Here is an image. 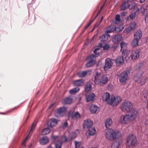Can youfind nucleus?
Here are the masks:
<instances>
[{
	"label": "nucleus",
	"mask_w": 148,
	"mask_h": 148,
	"mask_svg": "<svg viewBox=\"0 0 148 148\" xmlns=\"http://www.w3.org/2000/svg\"><path fill=\"white\" fill-rule=\"evenodd\" d=\"M119 28L120 31H121L124 28V27L123 25H121L118 27Z\"/></svg>",
	"instance_id": "4d7b16f0"
},
{
	"label": "nucleus",
	"mask_w": 148,
	"mask_h": 148,
	"mask_svg": "<svg viewBox=\"0 0 148 148\" xmlns=\"http://www.w3.org/2000/svg\"><path fill=\"white\" fill-rule=\"evenodd\" d=\"M141 12L144 14L145 12V10H146V9L145 8L144 6H142L141 8Z\"/></svg>",
	"instance_id": "c03bdc74"
},
{
	"label": "nucleus",
	"mask_w": 148,
	"mask_h": 148,
	"mask_svg": "<svg viewBox=\"0 0 148 148\" xmlns=\"http://www.w3.org/2000/svg\"><path fill=\"white\" fill-rule=\"evenodd\" d=\"M76 134L75 133H74L73 134V136H71V140H72L75 138L76 137Z\"/></svg>",
	"instance_id": "6e6d98bb"
},
{
	"label": "nucleus",
	"mask_w": 148,
	"mask_h": 148,
	"mask_svg": "<svg viewBox=\"0 0 148 148\" xmlns=\"http://www.w3.org/2000/svg\"><path fill=\"white\" fill-rule=\"evenodd\" d=\"M113 60L111 59L110 58H107L106 60L105 64L104 67V70L106 72L112 66L113 62Z\"/></svg>",
	"instance_id": "9d476101"
},
{
	"label": "nucleus",
	"mask_w": 148,
	"mask_h": 148,
	"mask_svg": "<svg viewBox=\"0 0 148 148\" xmlns=\"http://www.w3.org/2000/svg\"><path fill=\"white\" fill-rule=\"evenodd\" d=\"M103 17H102L101 18V19L100 22V23L98 24V25H99V23H101L102 21L103 20Z\"/></svg>",
	"instance_id": "69168bd1"
},
{
	"label": "nucleus",
	"mask_w": 148,
	"mask_h": 148,
	"mask_svg": "<svg viewBox=\"0 0 148 148\" xmlns=\"http://www.w3.org/2000/svg\"><path fill=\"white\" fill-rule=\"evenodd\" d=\"M144 65V64L143 63H140L138 64L137 66H138V68L139 69H140Z\"/></svg>",
	"instance_id": "de8ad7c7"
},
{
	"label": "nucleus",
	"mask_w": 148,
	"mask_h": 148,
	"mask_svg": "<svg viewBox=\"0 0 148 148\" xmlns=\"http://www.w3.org/2000/svg\"><path fill=\"white\" fill-rule=\"evenodd\" d=\"M130 6V4L127 1H125L123 3L121 7V10H124L128 8Z\"/></svg>",
	"instance_id": "c756f323"
},
{
	"label": "nucleus",
	"mask_w": 148,
	"mask_h": 148,
	"mask_svg": "<svg viewBox=\"0 0 148 148\" xmlns=\"http://www.w3.org/2000/svg\"><path fill=\"white\" fill-rule=\"evenodd\" d=\"M146 42L148 43V36L147 37L146 40Z\"/></svg>",
	"instance_id": "680f3d73"
},
{
	"label": "nucleus",
	"mask_w": 148,
	"mask_h": 148,
	"mask_svg": "<svg viewBox=\"0 0 148 148\" xmlns=\"http://www.w3.org/2000/svg\"><path fill=\"white\" fill-rule=\"evenodd\" d=\"M68 138L66 136H64L62 138V140H64V142H65L67 141Z\"/></svg>",
	"instance_id": "864d4df0"
},
{
	"label": "nucleus",
	"mask_w": 148,
	"mask_h": 148,
	"mask_svg": "<svg viewBox=\"0 0 148 148\" xmlns=\"http://www.w3.org/2000/svg\"><path fill=\"white\" fill-rule=\"evenodd\" d=\"M127 43L122 41L120 44L121 47V51L122 53L123 56H128L130 54V51L125 49L127 46Z\"/></svg>",
	"instance_id": "f8f14e48"
},
{
	"label": "nucleus",
	"mask_w": 148,
	"mask_h": 148,
	"mask_svg": "<svg viewBox=\"0 0 148 148\" xmlns=\"http://www.w3.org/2000/svg\"><path fill=\"white\" fill-rule=\"evenodd\" d=\"M97 56H88L86 59V61L87 62L86 64V66L87 67H89L92 66L96 62L95 60Z\"/></svg>",
	"instance_id": "0eeeda50"
},
{
	"label": "nucleus",
	"mask_w": 148,
	"mask_h": 148,
	"mask_svg": "<svg viewBox=\"0 0 148 148\" xmlns=\"http://www.w3.org/2000/svg\"><path fill=\"white\" fill-rule=\"evenodd\" d=\"M106 138L109 140L112 141L118 138L120 135L118 133L111 129L106 130L105 132Z\"/></svg>",
	"instance_id": "20e7f679"
},
{
	"label": "nucleus",
	"mask_w": 148,
	"mask_h": 148,
	"mask_svg": "<svg viewBox=\"0 0 148 148\" xmlns=\"http://www.w3.org/2000/svg\"><path fill=\"white\" fill-rule=\"evenodd\" d=\"M108 78L106 75H103L99 79V84L100 85H102L106 83L108 81Z\"/></svg>",
	"instance_id": "dca6fc26"
},
{
	"label": "nucleus",
	"mask_w": 148,
	"mask_h": 148,
	"mask_svg": "<svg viewBox=\"0 0 148 148\" xmlns=\"http://www.w3.org/2000/svg\"><path fill=\"white\" fill-rule=\"evenodd\" d=\"M139 40L137 39L136 38H134L132 42V45L133 47H136L138 45V41Z\"/></svg>",
	"instance_id": "473e14b6"
},
{
	"label": "nucleus",
	"mask_w": 148,
	"mask_h": 148,
	"mask_svg": "<svg viewBox=\"0 0 148 148\" xmlns=\"http://www.w3.org/2000/svg\"><path fill=\"white\" fill-rule=\"evenodd\" d=\"M57 123V120L54 119L52 118L49 120L47 123V125L49 127H52L55 125Z\"/></svg>",
	"instance_id": "2eb2a0df"
},
{
	"label": "nucleus",
	"mask_w": 148,
	"mask_h": 148,
	"mask_svg": "<svg viewBox=\"0 0 148 148\" xmlns=\"http://www.w3.org/2000/svg\"><path fill=\"white\" fill-rule=\"evenodd\" d=\"M66 112V108L64 107H60L57 109L55 111L56 116L57 117L63 116Z\"/></svg>",
	"instance_id": "1a4fd4ad"
},
{
	"label": "nucleus",
	"mask_w": 148,
	"mask_h": 148,
	"mask_svg": "<svg viewBox=\"0 0 148 148\" xmlns=\"http://www.w3.org/2000/svg\"><path fill=\"white\" fill-rule=\"evenodd\" d=\"M109 48V46L108 45H106L103 47L104 50H107Z\"/></svg>",
	"instance_id": "8fccbe9b"
},
{
	"label": "nucleus",
	"mask_w": 148,
	"mask_h": 148,
	"mask_svg": "<svg viewBox=\"0 0 148 148\" xmlns=\"http://www.w3.org/2000/svg\"><path fill=\"white\" fill-rule=\"evenodd\" d=\"M123 39L122 36L120 34H117L114 36L112 38V41L114 43H117L121 41Z\"/></svg>",
	"instance_id": "a211bd4d"
},
{
	"label": "nucleus",
	"mask_w": 148,
	"mask_h": 148,
	"mask_svg": "<svg viewBox=\"0 0 148 148\" xmlns=\"http://www.w3.org/2000/svg\"><path fill=\"white\" fill-rule=\"evenodd\" d=\"M92 89L91 85L90 83H87L85 85V91L88 92Z\"/></svg>",
	"instance_id": "f704fd0d"
},
{
	"label": "nucleus",
	"mask_w": 148,
	"mask_h": 148,
	"mask_svg": "<svg viewBox=\"0 0 148 148\" xmlns=\"http://www.w3.org/2000/svg\"><path fill=\"white\" fill-rule=\"evenodd\" d=\"M115 30V26L111 25L106 28V32L110 33L113 32Z\"/></svg>",
	"instance_id": "bb28decb"
},
{
	"label": "nucleus",
	"mask_w": 148,
	"mask_h": 148,
	"mask_svg": "<svg viewBox=\"0 0 148 148\" xmlns=\"http://www.w3.org/2000/svg\"><path fill=\"white\" fill-rule=\"evenodd\" d=\"M49 141V138L47 136H44L40 138V144L44 145L47 144Z\"/></svg>",
	"instance_id": "6ab92c4d"
},
{
	"label": "nucleus",
	"mask_w": 148,
	"mask_h": 148,
	"mask_svg": "<svg viewBox=\"0 0 148 148\" xmlns=\"http://www.w3.org/2000/svg\"><path fill=\"white\" fill-rule=\"evenodd\" d=\"M140 53V50L135 49L133 51L131 56H139Z\"/></svg>",
	"instance_id": "c9c22d12"
},
{
	"label": "nucleus",
	"mask_w": 148,
	"mask_h": 148,
	"mask_svg": "<svg viewBox=\"0 0 148 148\" xmlns=\"http://www.w3.org/2000/svg\"><path fill=\"white\" fill-rule=\"evenodd\" d=\"M146 81V78L143 79H141L140 82V84L142 85L144 84L145 83Z\"/></svg>",
	"instance_id": "a19ab883"
},
{
	"label": "nucleus",
	"mask_w": 148,
	"mask_h": 148,
	"mask_svg": "<svg viewBox=\"0 0 148 148\" xmlns=\"http://www.w3.org/2000/svg\"><path fill=\"white\" fill-rule=\"evenodd\" d=\"M99 109V107L95 104L91 105L89 108L90 112L92 114H94Z\"/></svg>",
	"instance_id": "aec40b11"
},
{
	"label": "nucleus",
	"mask_w": 148,
	"mask_h": 148,
	"mask_svg": "<svg viewBox=\"0 0 148 148\" xmlns=\"http://www.w3.org/2000/svg\"><path fill=\"white\" fill-rule=\"evenodd\" d=\"M99 47L100 48L102 47L103 46L102 44V43H100L98 45Z\"/></svg>",
	"instance_id": "052dcab7"
},
{
	"label": "nucleus",
	"mask_w": 148,
	"mask_h": 148,
	"mask_svg": "<svg viewBox=\"0 0 148 148\" xmlns=\"http://www.w3.org/2000/svg\"><path fill=\"white\" fill-rule=\"evenodd\" d=\"M137 5L136 4H134L132 6L131 9H133L135 8L136 6Z\"/></svg>",
	"instance_id": "13d9d810"
},
{
	"label": "nucleus",
	"mask_w": 148,
	"mask_h": 148,
	"mask_svg": "<svg viewBox=\"0 0 148 148\" xmlns=\"http://www.w3.org/2000/svg\"><path fill=\"white\" fill-rule=\"evenodd\" d=\"M133 108V106L132 103L130 101L127 100H125L122 103L121 106V110L124 112L131 113V112L134 110H136L138 112L136 109Z\"/></svg>",
	"instance_id": "7ed1b4c3"
},
{
	"label": "nucleus",
	"mask_w": 148,
	"mask_h": 148,
	"mask_svg": "<svg viewBox=\"0 0 148 148\" xmlns=\"http://www.w3.org/2000/svg\"><path fill=\"white\" fill-rule=\"evenodd\" d=\"M52 138L55 141V148H62V142L61 140L60 137L58 136L52 135Z\"/></svg>",
	"instance_id": "6e6552de"
},
{
	"label": "nucleus",
	"mask_w": 148,
	"mask_h": 148,
	"mask_svg": "<svg viewBox=\"0 0 148 148\" xmlns=\"http://www.w3.org/2000/svg\"><path fill=\"white\" fill-rule=\"evenodd\" d=\"M141 76V75H140L139 76H136L135 75L134 77V79L136 81H137L138 80V79Z\"/></svg>",
	"instance_id": "603ef678"
},
{
	"label": "nucleus",
	"mask_w": 148,
	"mask_h": 148,
	"mask_svg": "<svg viewBox=\"0 0 148 148\" xmlns=\"http://www.w3.org/2000/svg\"><path fill=\"white\" fill-rule=\"evenodd\" d=\"M145 124L148 126V119L145 120Z\"/></svg>",
	"instance_id": "bf43d9fd"
},
{
	"label": "nucleus",
	"mask_w": 148,
	"mask_h": 148,
	"mask_svg": "<svg viewBox=\"0 0 148 148\" xmlns=\"http://www.w3.org/2000/svg\"><path fill=\"white\" fill-rule=\"evenodd\" d=\"M68 124L67 121H65L62 125V127L63 128L66 127L68 126Z\"/></svg>",
	"instance_id": "a18cd8bd"
},
{
	"label": "nucleus",
	"mask_w": 148,
	"mask_h": 148,
	"mask_svg": "<svg viewBox=\"0 0 148 148\" xmlns=\"http://www.w3.org/2000/svg\"><path fill=\"white\" fill-rule=\"evenodd\" d=\"M36 125H34V123H33L31 127L30 130L29 131V133H30V132L32 131V130L35 127Z\"/></svg>",
	"instance_id": "37998d69"
},
{
	"label": "nucleus",
	"mask_w": 148,
	"mask_h": 148,
	"mask_svg": "<svg viewBox=\"0 0 148 148\" xmlns=\"http://www.w3.org/2000/svg\"><path fill=\"white\" fill-rule=\"evenodd\" d=\"M95 96V95L93 93L87 94L86 95L87 101L88 102L93 100Z\"/></svg>",
	"instance_id": "4be33fe9"
},
{
	"label": "nucleus",
	"mask_w": 148,
	"mask_h": 148,
	"mask_svg": "<svg viewBox=\"0 0 148 148\" xmlns=\"http://www.w3.org/2000/svg\"><path fill=\"white\" fill-rule=\"evenodd\" d=\"M104 5V4L103 5L101 6L100 10H101L103 8Z\"/></svg>",
	"instance_id": "338daca9"
},
{
	"label": "nucleus",
	"mask_w": 148,
	"mask_h": 148,
	"mask_svg": "<svg viewBox=\"0 0 148 148\" xmlns=\"http://www.w3.org/2000/svg\"><path fill=\"white\" fill-rule=\"evenodd\" d=\"M112 123V121L110 118H108L105 121V126L106 128L109 127Z\"/></svg>",
	"instance_id": "c85d7f7f"
},
{
	"label": "nucleus",
	"mask_w": 148,
	"mask_h": 148,
	"mask_svg": "<svg viewBox=\"0 0 148 148\" xmlns=\"http://www.w3.org/2000/svg\"><path fill=\"white\" fill-rule=\"evenodd\" d=\"M102 99L103 101L106 102L108 104L114 106L117 105L121 100L120 96L115 97L114 96L112 95L110 97L109 93L108 92L103 94Z\"/></svg>",
	"instance_id": "f257e3e1"
},
{
	"label": "nucleus",
	"mask_w": 148,
	"mask_h": 148,
	"mask_svg": "<svg viewBox=\"0 0 148 148\" xmlns=\"http://www.w3.org/2000/svg\"><path fill=\"white\" fill-rule=\"evenodd\" d=\"M28 138V136H27L25 138L23 141V142L22 143V145L23 146L25 145V143L26 141L27 140Z\"/></svg>",
	"instance_id": "09e8293b"
},
{
	"label": "nucleus",
	"mask_w": 148,
	"mask_h": 148,
	"mask_svg": "<svg viewBox=\"0 0 148 148\" xmlns=\"http://www.w3.org/2000/svg\"><path fill=\"white\" fill-rule=\"evenodd\" d=\"M96 131L95 127H93L91 129H89V130L86 132V134L89 136H93L95 134Z\"/></svg>",
	"instance_id": "393cba45"
},
{
	"label": "nucleus",
	"mask_w": 148,
	"mask_h": 148,
	"mask_svg": "<svg viewBox=\"0 0 148 148\" xmlns=\"http://www.w3.org/2000/svg\"><path fill=\"white\" fill-rule=\"evenodd\" d=\"M135 17V14H130V18L131 19H133Z\"/></svg>",
	"instance_id": "3c124183"
},
{
	"label": "nucleus",
	"mask_w": 148,
	"mask_h": 148,
	"mask_svg": "<svg viewBox=\"0 0 148 148\" xmlns=\"http://www.w3.org/2000/svg\"><path fill=\"white\" fill-rule=\"evenodd\" d=\"M139 56H119L116 59V65L118 66L123 65L124 64L123 58H125V59L126 61L130 60H135Z\"/></svg>",
	"instance_id": "39448f33"
},
{
	"label": "nucleus",
	"mask_w": 148,
	"mask_h": 148,
	"mask_svg": "<svg viewBox=\"0 0 148 148\" xmlns=\"http://www.w3.org/2000/svg\"><path fill=\"white\" fill-rule=\"evenodd\" d=\"M84 80L83 79H78L74 82L73 84L75 86H82L84 84Z\"/></svg>",
	"instance_id": "412c9836"
},
{
	"label": "nucleus",
	"mask_w": 148,
	"mask_h": 148,
	"mask_svg": "<svg viewBox=\"0 0 148 148\" xmlns=\"http://www.w3.org/2000/svg\"><path fill=\"white\" fill-rule=\"evenodd\" d=\"M51 130L49 127L44 128L41 132V134L45 135L49 134Z\"/></svg>",
	"instance_id": "7c9ffc66"
},
{
	"label": "nucleus",
	"mask_w": 148,
	"mask_h": 148,
	"mask_svg": "<svg viewBox=\"0 0 148 148\" xmlns=\"http://www.w3.org/2000/svg\"><path fill=\"white\" fill-rule=\"evenodd\" d=\"M93 125L92 121L89 119L85 120L83 123V125L84 129H90Z\"/></svg>",
	"instance_id": "4468645a"
},
{
	"label": "nucleus",
	"mask_w": 148,
	"mask_h": 148,
	"mask_svg": "<svg viewBox=\"0 0 148 148\" xmlns=\"http://www.w3.org/2000/svg\"><path fill=\"white\" fill-rule=\"evenodd\" d=\"M100 48L98 46H97L96 49L94 51V53H95L97 54V51H99L100 49Z\"/></svg>",
	"instance_id": "ea45409f"
},
{
	"label": "nucleus",
	"mask_w": 148,
	"mask_h": 148,
	"mask_svg": "<svg viewBox=\"0 0 148 148\" xmlns=\"http://www.w3.org/2000/svg\"><path fill=\"white\" fill-rule=\"evenodd\" d=\"M145 23L148 22V14H147L145 18Z\"/></svg>",
	"instance_id": "5fc2aeb1"
},
{
	"label": "nucleus",
	"mask_w": 148,
	"mask_h": 148,
	"mask_svg": "<svg viewBox=\"0 0 148 148\" xmlns=\"http://www.w3.org/2000/svg\"><path fill=\"white\" fill-rule=\"evenodd\" d=\"M121 21V20L120 18V16L119 14H117L115 17V23L116 24L119 23Z\"/></svg>",
	"instance_id": "4c0bfd02"
},
{
	"label": "nucleus",
	"mask_w": 148,
	"mask_h": 148,
	"mask_svg": "<svg viewBox=\"0 0 148 148\" xmlns=\"http://www.w3.org/2000/svg\"><path fill=\"white\" fill-rule=\"evenodd\" d=\"M128 77V74L126 71L122 73L119 77V81L121 82H126Z\"/></svg>",
	"instance_id": "ddd939ff"
},
{
	"label": "nucleus",
	"mask_w": 148,
	"mask_h": 148,
	"mask_svg": "<svg viewBox=\"0 0 148 148\" xmlns=\"http://www.w3.org/2000/svg\"><path fill=\"white\" fill-rule=\"evenodd\" d=\"M110 37V36L109 35L104 34L101 36L100 40L101 42H103V41L107 40Z\"/></svg>",
	"instance_id": "cd10ccee"
},
{
	"label": "nucleus",
	"mask_w": 148,
	"mask_h": 148,
	"mask_svg": "<svg viewBox=\"0 0 148 148\" xmlns=\"http://www.w3.org/2000/svg\"><path fill=\"white\" fill-rule=\"evenodd\" d=\"M134 0H127V2H132L134 1Z\"/></svg>",
	"instance_id": "0e129e2a"
},
{
	"label": "nucleus",
	"mask_w": 148,
	"mask_h": 148,
	"mask_svg": "<svg viewBox=\"0 0 148 148\" xmlns=\"http://www.w3.org/2000/svg\"><path fill=\"white\" fill-rule=\"evenodd\" d=\"M101 75L100 72L97 71L95 75V82L97 85L99 84V78L100 77Z\"/></svg>",
	"instance_id": "a878e982"
},
{
	"label": "nucleus",
	"mask_w": 148,
	"mask_h": 148,
	"mask_svg": "<svg viewBox=\"0 0 148 148\" xmlns=\"http://www.w3.org/2000/svg\"><path fill=\"white\" fill-rule=\"evenodd\" d=\"M136 27V24L134 22L131 23L129 26L125 30L126 32L129 33L132 30H134Z\"/></svg>",
	"instance_id": "f3484780"
},
{
	"label": "nucleus",
	"mask_w": 148,
	"mask_h": 148,
	"mask_svg": "<svg viewBox=\"0 0 148 148\" xmlns=\"http://www.w3.org/2000/svg\"><path fill=\"white\" fill-rule=\"evenodd\" d=\"M114 31H115L116 32H119L121 31L120 30L119 28L118 27H116L115 26V30H114Z\"/></svg>",
	"instance_id": "49530a36"
},
{
	"label": "nucleus",
	"mask_w": 148,
	"mask_h": 148,
	"mask_svg": "<svg viewBox=\"0 0 148 148\" xmlns=\"http://www.w3.org/2000/svg\"><path fill=\"white\" fill-rule=\"evenodd\" d=\"M89 71H81L78 73L77 75L80 77H85Z\"/></svg>",
	"instance_id": "2f4dec72"
},
{
	"label": "nucleus",
	"mask_w": 148,
	"mask_h": 148,
	"mask_svg": "<svg viewBox=\"0 0 148 148\" xmlns=\"http://www.w3.org/2000/svg\"><path fill=\"white\" fill-rule=\"evenodd\" d=\"M142 36V32L140 30H138L135 32L134 35V38L140 40Z\"/></svg>",
	"instance_id": "b1692460"
},
{
	"label": "nucleus",
	"mask_w": 148,
	"mask_h": 148,
	"mask_svg": "<svg viewBox=\"0 0 148 148\" xmlns=\"http://www.w3.org/2000/svg\"><path fill=\"white\" fill-rule=\"evenodd\" d=\"M138 113V112L134 110L129 114H126L121 116L119 122L120 123L123 124H129L131 121H133L136 119Z\"/></svg>",
	"instance_id": "f03ea898"
},
{
	"label": "nucleus",
	"mask_w": 148,
	"mask_h": 148,
	"mask_svg": "<svg viewBox=\"0 0 148 148\" xmlns=\"http://www.w3.org/2000/svg\"><path fill=\"white\" fill-rule=\"evenodd\" d=\"M79 90V88H75L70 90L69 92L70 94L73 95L78 92Z\"/></svg>",
	"instance_id": "72a5a7b5"
},
{
	"label": "nucleus",
	"mask_w": 148,
	"mask_h": 148,
	"mask_svg": "<svg viewBox=\"0 0 148 148\" xmlns=\"http://www.w3.org/2000/svg\"><path fill=\"white\" fill-rule=\"evenodd\" d=\"M75 148H84L81 145V143L79 142L75 141Z\"/></svg>",
	"instance_id": "58836bf2"
},
{
	"label": "nucleus",
	"mask_w": 148,
	"mask_h": 148,
	"mask_svg": "<svg viewBox=\"0 0 148 148\" xmlns=\"http://www.w3.org/2000/svg\"><path fill=\"white\" fill-rule=\"evenodd\" d=\"M145 0H139L140 3H142L144 2Z\"/></svg>",
	"instance_id": "e2e57ef3"
},
{
	"label": "nucleus",
	"mask_w": 148,
	"mask_h": 148,
	"mask_svg": "<svg viewBox=\"0 0 148 148\" xmlns=\"http://www.w3.org/2000/svg\"><path fill=\"white\" fill-rule=\"evenodd\" d=\"M73 99L70 97L64 98L62 100V103L64 104H70L72 103Z\"/></svg>",
	"instance_id": "5701e85b"
},
{
	"label": "nucleus",
	"mask_w": 148,
	"mask_h": 148,
	"mask_svg": "<svg viewBox=\"0 0 148 148\" xmlns=\"http://www.w3.org/2000/svg\"><path fill=\"white\" fill-rule=\"evenodd\" d=\"M74 111L70 110L67 114V116L69 117H72V119L74 120H77L81 117V115L79 113L77 112L73 115Z\"/></svg>",
	"instance_id": "9b49d317"
},
{
	"label": "nucleus",
	"mask_w": 148,
	"mask_h": 148,
	"mask_svg": "<svg viewBox=\"0 0 148 148\" xmlns=\"http://www.w3.org/2000/svg\"><path fill=\"white\" fill-rule=\"evenodd\" d=\"M119 143L118 142H115L113 143L111 145L112 148H118L119 146Z\"/></svg>",
	"instance_id": "e433bc0d"
},
{
	"label": "nucleus",
	"mask_w": 148,
	"mask_h": 148,
	"mask_svg": "<svg viewBox=\"0 0 148 148\" xmlns=\"http://www.w3.org/2000/svg\"><path fill=\"white\" fill-rule=\"evenodd\" d=\"M47 148H53L52 147H51V146H50L49 147H48Z\"/></svg>",
	"instance_id": "774afa93"
},
{
	"label": "nucleus",
	"mask_w": 148,
	"mask_h": 148,
	"mask_svg": "<svg viewBox=\"0 0 148 148\" xmlns=\"http://www.w3.org/2000/svg\"><path fill=\"white\" fill-rule=\"evenodd\" d=\"M136 138L134 135H131L127 138V143L128 146L133 147L136 144Z\"/></svg>",
	"instance_id": "423d86ee"
},
{
	"label": "nucleus",
	"mask_w": 148,
	"mask_h": 148,
	"mask_svg": "<svg viewBox=\"0 0 148 148\" xmlns=\"http://www.w3.org/2000/svg\"><path fill=\"white\" fill-rule=\"evenodd\" d=\"M92 21H91L90 22L88 23L85 26V29H87L89 26L90 25V24L92 23Z\"/></svg>",
	"instance_id": "79ce46f5"
}]
</instances>
